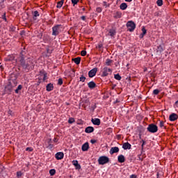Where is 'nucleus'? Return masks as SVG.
Wrapping results in <instances>:
<instances>
[{
  "mask_svg": "<svg viewBox=\"0 0 178 178\" xmlns=\"http://www.w3.org/2000/svg\"><path fill=\"white\" fill-rule=\"evenodd\" d=\"M25 59L26 53L24 51H22L20 56L18 58V62L20 67H22L24 72H30V70H33L35 64L30 60H26Z\"/></svg>",
  "mask_w": 178,
  "mask_h": 178,
  "instance_id": "1",
  "label": "nucleus"
},
{
  "mask_svg": "<svg viewBox=\"0 0 178 178\" xmlns=\"http://www.w3.org/2000/svg\"><path fill=\"white\" fill-rule=\"evenodd\" d=\"M7 84L15 88L17 86V75L16 74H11Z\"/></svg>",
  "mask_w": 178,
  "mask_h": 178,
  "instance_id": "2",
  "label": "nucleus"
},
{
  "mask_svg": "<svg viewBox=\"0 0 178 178\" xmlns=\"http://www.w3.org/2000/svg\"><path fill=\"white\" fill-rule=\"evenodd\" d=\"M62 27V25L57 24L52 27V35H59V33L62 32V30L60 29Z\"/></svg>",
  "mask_w": 178,
  "mask_h": 178,
  "instance_id": "3",
  "label": "nucleus"
},
{
  "mask_svg": "<svg viewBox=\"0 0 178 178\" xmlns=\"http://www.w3.org/2000/svg\"><path fill=\"white\" fill-rule=\"evenodd\" d=\"M97 161L99 165H106V163H109V159L106 156H101Z\"/></svg>",
  "mask_w": 178,
  "mask_h": 178,
  "instance_id": "4",
  "label": "nucleus"
},
{
  "mask_svg": "<svg viewBox=\"0 0 178 178\" xmlns=\"http://www.w3.org/2000/svg\"><path fill=\"white\" fill-rule=\"evenodd\" d=\"M147 131L149 133H156L158 131V126L154 124H149L147 128Z\"/></svg>",
  "mask_w": 178,
  "mask_h": 178,
  "instance_id": "5",
  "label": "nucleus"
},
{
  "mask_svg": "<svg viewBox=\"0 0 178 178\" xmlns=\"http://www.w3.org/2000/svg\"><path fill=\"white\" fill-rule=\"evenodd\" d=\"M109 74H112V69L104 67L102 70V77H106L109 76Z\"/></svg>",
  "mask_w": 178,
  "mask_h": 178,
  "instance_id": "6",
  "label": "nucleus"
},
{
  "mask_svg": "<svg viewBox=\"0 0 178 178\" xmlns=\"http://www.w3.org/2000/svg\"><path fill=\"white\" fill-rule=\"evenodd\" d=\"M127 27L128 29V31H130L131 33L134 31V30H136V24L133 21H129L127 23Z\"/></svg>",
  "mask_w": 178,
  "mask_h": 178,
  "instance_id": "7",
  "label": "nucleus"
},
{
  "mask_svg": "<svg viewBox=\"0 0 178 178\" xmlns=\"http://www.w3.org/2000/svg\"><path fill=\"white\" fill-rule=\"evenodd\" d=\"M45 145L46 148H48V149H52L54 148V145H52V139L48 138L45 141Z\"/></svg>",
  "mask_w": 178,
  "mask_h": 178,
  "instance_id": "8",
  "label": "nucleus"
},
{
  "mask_svg": "<svg viewBox=\"0 0 178 178\" xmlns=\"http://www.w3.org/2000/svg\"><path fill=\"white\" fill-rule=\"evenodd\" d=\"M98 72V68L97 67H95L92 70H90L89 72H88V76L90 79H92V77H94L96 74H97V72Z\"/></svg>",
  "mask_w": 178,
  "mask_h": 178,
  "instance_id": "9",
  "label": "nucleus"
},
{
  "mask_svg": "<svg viewBox=\"0 0 178 178\" xmlns=\"http://www.w3.org/2000/svg\"><path fill=\"white\" fill-rule=\"evenodd\" d=\"M4 91L6 94L10 95L12 94V91H13V88H12L11 86H10V85H8V83H7L5 86Z\"/></svg>",
  "mask_w": 178,
  "mask_h": 178,
  "instance_id": "10",
  "label": "nucleus"
},
{
  "mask_svg": "<svg viewBox=\"0 0 178 178\" xmlns=\"http://www.w3.org/2000/svg\"><path fill=\"white\" fill-rule=\"evenodd\" d=\"M65 156V154L62 152H58L55 154V158L57 159V161H60V159H63V157Z\"/></svg>",
  "mask_w": 178,
  "mask_h": 178,
  "instance_id": "11",
  "label": "nucleus"
},
{
  "mask_svg": "<svg viewBox=\"0 0 178 178\" xmlns=\"http://www.w3.org/2000/svg\"><path fill=\"white\" fill-rule=\"evenodd\" d=\"M91 122L95 126H99L101 124V120L99 118H92Z\"/></svg>",
  "mask_w": 178,
  "mask_h": 178,
  "instance_id": "12",
  "label": "nucleus"
},
{
  "mask_svg": "<svg viewBox=\"0 0 178 178\" xmlns=\"http://www.w3.org/2000/svg\"><path fill=\"white\" fill-rule=\"evenodd\" d=\"M177 119H178V115L175 113H172L169 116V120H170V122H175V120H177Z\"/></svg>",
  "mask_w": 178,
  "mask_h": 178,
  "instance_id": "13",
  "label": "nucleus"
},
{
  "mask_svg": "<svg viewBox=\"0 0 178 178\" xmlns=\"http://www.w3.org/2000/svg\"><path fill=\"white\" fill-rule=\"evenodd\" d=\"M109 152L111 155H113V154H118V152H119V148L118 147H111Z\"/></svg>",
  "mask_w": 178,
  "mask_h": 178,
  "instance_id": "14",
  "label": "nucleus"
},
{
  "mask_svg": "<svg viewBox=\"0 0 178 178\" xmlns=\"http://www.w3.org/2000/svg\"><path fill=\"white\" fill-rule=\"evenodd\" d=\"M118 161L120 163H123L126 161V158L123 156V154H120L118 156Z\"/></svg>",
  "mask_w": 178,
  "mask_h": 178,
  "instance_id": "15",
  "label": "nucleus"
},
{
  "mask_svg": "<svg viewBox=\"0 0 178 178\" xmlns=\"http://www.w3.org/2000/svg\"><path fill=\"white\" fill-rule=\"evenodd\" d=\"M88 87L90 88V90H92L97 87V83L92 81L88 83Z\"/></svg>",
  "mask_w": 178,
  "mask_h": 178,
  "instance_id": "16",
  "label": "nucleus"
},
{
  "mask_svg": "<svg viewBox=\"0 0 178 178\" xmlns=\"http://www.w3.org/2000/svg\"><path fill=\"white\" fill-rule=\"evenodd\" d=\"M122 16V12L120 11H116L114 14H113V17L114 19H120Z\"/></svg>",
  "mask_w": 178,
  "mask_h": 178,
  "instance_id": "17",
  "label": "nucleus"
},
{
  "mask_svg": "<svg viewBox=\"0 0 178 178\" xmlns=\"http://www.w3.org/2000/svg\"><path fill=\"white\" fill-rule=\"evenodd\" d=\"M123 149H131V145L129 143V142L124 143L122 145Z\"/></svg>",
  "mask_w": 178,
  "mask_h": 178,
  "instance_id": "18",
  "label": "nucleus"
},
{
  "mask_svg": "<svg viewBox=\"0 0 178 178\" xmlns=\"http://www.w3.org/2000/svg\"><path fill=\"white\" fill-rule=\"evenodd\" d=\"M6 62H12V60H15V56L13 54L8 55L6 58H5Z\"/></svg>",
  "mask_w": 178,
  "mask_h": 178,
  "instance_id": "19",
  "label": "nucleus"
},
{
  "mask_svg": "<svg viewBox=\"0 0 178 178\" xmlns=\"http://www.w3.org/2000/svg\"><path fill=\"white\" fill-rule=\"evenodd\" d=\"M163 51H165V45L163 44H161L157 47V52L161 54V52H163Z\"/></svg>",
  "mask_w": 178,
  "mask_h": 178,
  "instance_id": "20",
  "label": "nucleus"
},
{
  "mask_svg": "<svg viewBox=\"0 0 178 178\" xmlns=\"http://www.w3.org/2000/svg\"><path fill=\"white\" fill-rule=\"evenodd\" d=\"M88 148H90V145H88V143H85L82 147H81V149L82 151L83 152H86V151H88Z\"/></svg>",
  "mask_w": 178,
  "mask_h": 178,
  "instance_id": "21",
  "label": "nucleus"
},
{
  "mask_svg": "<svg viewBox=\"0 0 178 178\" xmlns=\"http://www.w3.org/2000/svg\"><path fill=\"white\" fill-rule=\"evenodd\" d=\"M72 163L74 166H75L76 169H81V165L79 164V161L77 160L72 161Z\"/></svg>",
  "mask_w": 178,
  "mask_h": 178,
  "instance_id": "22",
  "label": "nucleus"
},
{
  "mask_svg": "<svg viewBox=\"0 0 178 178\" xmlns=\"http://www.w3.org/2000/svg\"><path fill=\"white\" fill-rule=\"evenodd\" d=\"M54 90V84L53 83H48L46 86V90L49 92V91H52Z\"/></svg>",
  "mask_w": 178,
  "mask_h": 178,
  "instance_id": "23",
  "label": "nucleus"
},
{
  "mask_svg": "<svg viewBox=\"0 0 178 178\" xmlns=\"http://www.w3.org/2000/svg\"><path fill=\"white\" fill-rule=\"evenodd\" d=\"M40 73L41 76H43V81H45V80H48L47 74L45 71H40Z\"/></svg>",
  "mask_w": 178,
  "mask_h": 178,
  "instance_id": "24",
  "label": "nucleus"
},
{
  "mask_svg": "<svg viewBox=\"0 0 178 178\" xmlns=\"http://www.w3.org/2000/svg\"><path fill=\"white\" fill-rule=\"evenodd\" d=\"M93 131H94V127H87L85 129V133L90 134V133H92Z\"/></svg>",
  "mask_w": 178,
  "mask_h": 178,
  "instance_id": "25",
  "label": "nucleus"
},
{
  "mask_svg": "<svg viewBox=\"0 0 178 178\" xmlns=\"http://www.w3.org/2000/svg\"><path fill=\"white\" fill-rule=\"evenodd\" d=\"M72 62H74L76 65H80V62H81V58L76 57L75 58H72Z\"/></svg>",
  "mask_w": 178,
  "mask_h": 178,
  "instance_id": "26",
  "label": "nucleus"
},
{
  "mask_svg": "<svg viewBox=\"0 0 178 178\" xmlns=\"http://www.w3.org/2000/svg\"><path fill=\"white\" fill-rule=\"evenodd\" d=\"M120 9H121V10H126V9H127V3H121L120 6Z\"/></svg>",
  "mask_w": 178,
  "mask_h": 178,
  "instance_id": "27",
  "label": "nucleus"
},
{
  "mask_svg": "<svg viewBox=\"0 0 178 178\" xmlns=\"http://www.w3.org/2000/svg\"><path fill=\"white\" fill-rule=\"evenodd\" d=\"M22 88H23V86L19 85L17 88L15 90V94H20V91H22Z\"/></svg>",
  "mask_w": 178,
  "mask_h": 178,
  "instance_id": "28",
  "label": "nucleus"
},
{
  "mask_svg": "<svg viewBox=\"0 0 178 178\" xmlns=\"http://www.w3.org/2000/svg\"><path fill=\"white\" fill-rule=\"evenodd\" d=\"M113 63V60H111L109 58H107L106 60V66H111Z\"/></svg>",
  "mask_w": 178,
  "mask_h": 178,
  "instance_id": "29",
  "label": "nucleus"
},
{
  "mask_svg": "<svg viewBox=\"0 0 178 178\" xmlns=\"http://www.w3.org/2000/svg\"><path fill=\"white\" fill-rule=\"evenodd\" d=\"M63 2H65V0H61L60 1H58L57 3L56 8L60 9V8H62V6H63Z\"/></svg>",
  "mask_w": 178,
  "mask_h": 178,
  "instance_id": "30",
  "label": "nucleus"
},
{
  "mask_svg": "<svg viewBox=\"0 0 178 178\" xmlns=\"http://www.w3.org/2000/svg\"><path fill=\"white\" fill-rule=\"evenodd\" d=\"M115 35H116V31L115 30L111 29L109 31V35H111V37H113Z\"/></svg>",
  "mask_w": 178,
  "mask_h": 178,
  "instance_id": "31",
  "label": "nucleus"
},
{
  "mask_svg": "<svg viewBox=\"0 0 178 178\" xmlns=\"http://www.w3.org/2000/svg\"><path fill=\"white\" fill-rule=\"evenodd\" d=\"M40 16V13L38 10L33 12V20H35V17H38Z\"/></svg>",
  "mask_w": 178,
  "mask_h": 178,
  "instance_id": "32",
  "label": "nucleus"
},
{
  "mask_svg": "<svg viewBox=\"0 0 178 178\" xmlns=\"http://www.w3.org/2000/svg\"><path fill=\"white\" fill-rule=\"evenodd\" d=\"M114 79H115V80H118L119 81H120V80H122V76L119 74H114Z\"/></svg>",
  "mask_w": 178,
  "mask_h": 178,
  "instance_id": "33",
  "label": "nucleus"
},
{
  "mask_svg": "<svg viewBox=\"0 0 178 178\" xmlns=\"http://www.w3.org/2000/svg\"><path fill=\"white\" fill-rule=\"evenodd\" d=\"M55 173H56V170H55V169H51L49 170L50 176H55Z\"/></svg>",
  "mask_w": 178,
  "mask_h": 178,
  "instance_id": "34",
  "label": "nucleus"
},
{
  "mask_svg": "<svg viewBox=\"0 0 178 178\" xmlns=\"http://www.w3.org/2000/svg\"><path fill=\"white\" fill-rule=\"evenodd\" d=\"M156 4L159 6H162V5H163V0H157L156 1Z\"/></svg>",
  "mask_w": 178,
  "mask_h": 178,
  "instance_id": "35",
  "label": "nucleus"
},
{
  "mask_svg": "<svg viewBox=\"0 0 178 178\" xmlns=\"http://www.w3.org/2000/svg\"><path fill=\"white\" fill-rule=\"evenodd\" d=\"M75 120H74V118H70L69 120H68V123L70 124H72V123H74Z\"/></svg>",
  "mask_w": 178,
  "mask_h": 178,
  "instance_id": "36",
  "label": "nucleus"
},
{
  "mask_svg": "<svg viewBox=\"0 0 178 178\" xmlns=\"http://www.w3.org/2000/svg\"><path fill=\"white\" fill-rule=\"evenodd\" d=\"M79 81L84 83V81H86V76H84V75H81L79 78Z\"/></svg>",
  "mask_w": 178,
  "mask_h": 178,
  "instance_id": "37",
  "label": "nucleus"
},
{
  "mask_svg": "<svg viewBox=\"0 0 178 178\" xmlns=\"http://www.w3.org/2000/svg\"><path fill=\"white\" fill-rule=\"evenodd\" d=\"M80 0H71L72 3L73 4V6H74L75 5H77V3H79V1Z\"/></svg>",
  "mask_w": 178,
  "mask_h": 178,
  "instance_id": "38",
  "label": "nucleus"
},
{
  "mask_svg": "<svg viewBox=\"0 0 178 178\" xmlns=\"http://www.w3.org/2000/svg\"><path fill=\"white\" fill-rule=\"evenodd\" d=\"M159 92H161V91H159L158 89H155L153 90L154 95H158V94H159Z\"/></svg>",
  "mask_w": 178,
  "mask_h": 178,
  "instance_id": "39",
  "label": "nucleus"
},
{
  "mask_svg": "<svg viewBox=\"0 0 178 178\" xmlns=\"http://www.w3.org/2000/svg\"><path fill=\"white\" fill-rule=\"evenodd\" d=\"M22 176H23V173L22 172V171L17 172V177L19 178L22 177Z\"/></svg>",
  "mask_w": 178,
  "mask_h": 178,
  "instance_id": "40",
  "label": "nucleus"
},
{
  "mask_svg": "<svg viewBox=\"0 0 178 178\" xmlns=\"http://www.w3.org/2000/svg\"><path fill=\"white\" fill-rule=\"evenodd\" d=\"M58 86H62V84H63V79H62V78H60L58 79Z\"/></svg>",
  "mask_w": 178,
  "mask_h": 178,
  "instance_id": "41",
  "label": "nucleus"
},
{
  "mask_svg": "<svg viewBox=\"0 0 178 178\" xmlns=\"http://www.w3.org/2000/svg\"><path fill=\"white\" fill-rule=\"evenodd\" d=\"M81 56H86V55H87V51L86 50H82L81 51Z\"/></svg>",
  "mask_w": 178,
  "mask_h": 178,
  "instance_id": "42",
  "label": "nucleus"
},
{
  "mask_svg": "<svg viewBox=\"0 0 178 178\" xmlns=\"http://www.w3.org/2000/svg\"><path fill=\"white\" fill-rule=\"evenodd\" d=\"M142 31H143V35H145L147 34V29H145V27L143 26Z\"/></svg>",
  "mask_w": 178,
  "mask_h": 178,
  "instance_id": "43",
  "label": "nucleus"
},
{
  "mask_svg": "<svg viewBox=\"0 0 178 178\" xmlns=\"http://www.w3.org/2000/svg\"><path fill=\"white\" fill-rule=\"evenodd\" d=\"M96 11L97 12V13H101V12H102V8L101 7H97L96 8Z\"/></svg>",
  "mask_w": 178,
  "mask_h": 178,
  "instance_id": "44",
  "label": "nucleus"
},
{
  "mask_svg": "<svg viewBox=\"0 0 178 178\" xmlns=\"http://www.w3.org/2000/svg\"><path fill=\"white\" fill-rule=\"evenodd\" d=\"M2 19H3V20H5L6 22H7V19H6V13H3V15H2Z\"/></svg>",
  "mask_w": 178,
  "mask_h": 178,
  "instance_id": "45",
  "label": "nucleus"
},
{
  "mask_svg": "<svg viewBox=\"0 0 178 178\" xmlns=\"http://www.w3.org/2000/svg\"><path fill=\"white\" fill-rule=\"evenodd\" d=\"M164 124H165V122L163 121H160L159 127L161 128L163 127V126H165Z\"/></svg>",
  "mask_w": 178,
  "mask_h": 178,
  "instance_id": "46",
  "label": "nucleus"
},
{
  "mask_svg": "<svg viewBox=\"0 0 178 178\" xmlns=\"http://www.w3.org/2000/svg\"><path fill=\"white\" fill-rule=\"evenodd\" d=\"M26 151H28L29 152H32L33 149H32V147H26Z\"/></svg>",
  "mask_w": 178,
  "mask_h": 178,
  "instance_id": "47",
  "label": "nucleus"
},
{
  "mask_svg": "<svg viewBox=\"0 0 178 178\" xmlns=\"http://www.w3.org/2000/svg\"><path fill=\"white\" fill-rule=\"evenodd\" d=\"M103 47H104V45L102 44V43H99L98 44V49H102Z\"/></svg>",
  "mask_w": 178,
  "mask_h": 178,
  "instance_id": "48",
  "label": "nucleus"
},
{
  "mask_svg": "<svg viewBox=\"0 0 178 178\" xmlns=\"http://www.w3.org/2000/svg\"><path fill=\"white\" fill-rule=\"evenodd\" d=\"M129 178H137V175L133 174V175H130Z\"/></svg>",
  "mask_w": 178,
  "mask_h": 178,
  "instance_id": "49",
  "label": "nucleus"
},
{
  "mask_svg": "<svg viewBox=\"0 0 178 178\" xmlns=\"http://www.w3.org/2000/svg\"><path fill=\"white\" fill-rule=\"evenodd\" d=\"M90 143H91V144H95V143H97V140H94V139H92V140H90Z\"/></svg>",
  "mask_w": 178,
  "mask_h": 178,
  "instance_id": "50",
  "label": "nucleus"
},
{
  "mask_svg": "<svg viewBox=\"0 0 178 178\" xmlns=\"http://www.w3.org/2000/svg\"><path fill=\"white\" fill-rule=\"evenodd\" d=\"M144 145H145V141L143 140V144L141 145L142 149H144Z\"/></svg>",
  "mask_w": 178,
  "mask_h": 178,
  "instance_id": "51",
  "label": "nucleus"
},
{
  "mask_svg": "<svg viewBox=\"0 0 178 178\" xmlns=\"http://www.w3.org/2000/svg\"><path fill=\"white\" fill-rule=\"evenodd\" d=\"M38 38L42 39V33H40L38 35Z\"/></svg>",
  "mask_w": 178,
  "mask_h": 178,
  "instance_id": "52",
  "label": "nucleus"
},
{
  "mask_svg": "<svg viewBox=\"0 0 178 178\" xmlns=\"http://www.w3.org/2000/svg\"><path fill=\"white\" fill-rule=\"evenodd\" d=\"M81 20H83V22H86V16H82L81 17Z\"/></svg>",
  "mask_w": 178,
  "mask_h": 178,
  "instance_id": "53",
  "label": "nucleus"
},
{
  "mask_svg": "<svg viewBox=\"0 0 178 178\" xmlns=\"http://www.w3.org/2000/svg\"><path fill=\"white\" fill-rule=\"evenodd\" d=\"M47 54H52V50L47 49Z\"/></svg>",
  "mask_w": 178,
  "mask_h": 178,
  "instance_id": "54",
  "label": "nucleus"
},
{
  "mask_svg": "<svg viewBox=\"0 0 178 178\" xmlns=\"http://www.w3.org/2000/svg\"><path fill=\"white\" fill-rule=\"evenodd\" d=\"M10 31H15V30H16V28L13 27V28H10Z\"/></svg>",
  "mask_w": 178,
  "mask_h": 178,
  "instance_id": "55",
  "label": "nucleus"
},
{
  "mask_svg": "<svg viewBox=\"0 0 178 178\" xmlns=\"http://www.w3.org/2000/svg\"><path fill=\"white\" fill-rule=\"evenodd\" d=\"M0 6H1V8H3V1L0 2Z\"/></svg>",
  "mask_w": 178,
  "mask_h": 178,
  "instance_id": "56",
  "label": "nucleus"
},
{
  "mask_svg": "<svg viewBox=\"0 0 178 178\" xmlns=\"http://www.w3.org/2000/svg\"><path fill=\"white\" fill-rule=\"evenodd\" d=\"M53 141H54V143H58V139H57L56 138H54V140H53Z\"/></svg>",
  "mask_w": 178,
  "mask_h": 178,
  "instance_id": "57",
  "label": "nucleus"
},
{
  "mask_svg": "<svg viewBox=\"0 0 178 178\" xmlns=\"http://www.w3.org/2000/svg\"><path fill=\"white\" fill-rule=\"evenodd\" d=\"M103 3H104V6H107V5H108V3H106V1H104Z\"/></svg>",
  "mask_w": 178,
  "mask_h": 178,
  "instance_id": "58",
  "label": "nucleus"
},
{
  "mask_svg": "<svg viewBox=\"0 0 178 178\" xmlns=\"http://www.w3.org/2000/svg\"><path fill=\"white\" fill-rule=\"evenodd\" d=\"M145 35H144V33H141L140 34V38H143V37H144Z\"/></svg>",
  "mask_w": 178,
  "mask_h": 178,
  "instance_id": "59",
  "label": "nucleus"
},
{
  "mask_svg": "<svg viewBox=\"0 0 178 178\" xmlns=\"http://www.w3.org/2000/svg\"><path fill=\"white\" fill-rule=\"evenodd\" d=\"M156 176H157L156 178H159V172H157Z\"/></svg>",
  "mask_w": 178,
  "mask_h": 178,
  "instance_id": "60",
  "label": "nucleus"
},
{
  "mask_svg": "<svg viewBox=\"0 0 178 178\" xmlns=\"http://www.w3.org/2000/svg\"><path fill=\"white\" fill-rule=\"evenodd\" d=\"M133 0H125L126 2H131Z\"/></svg>",
  "mask_w": 178,
  "mask_h": 178,
  "instance_id": "61",
  "label": "nucleus"
},
{
  "mask_svg": "<svg viewBox=\"0 0 178 178\" xmlns=\"http://www.w3.org/2000/svg\"><path fill=\"white\" fill-rule=\"evenodd\" d=\"M138 160H139V161H143V159H141V157L139 156V157H138Z\"/></svg>",
  "mask_w": 178,
  "mask_h": 178,
  "instance_id": "62",
  "label": "nucleus"
},
{
  "mask_svg": "<svg viewBox=\"0 0 178 178\" xmlns=\"http://www.w3.org/2000/svg\"><path fill=\"white\" fill-rule=\"evenodd\" d=\"M82 10L84 12V10H86V8H82Z\"/></svg>",
  "mask_w": 178,
  "mask_h": 178,
  "instance_id": "63",
  "label": "nucleus"
},
{
  "mask_svg": "<svg viewBox=\"0 0 178 178\" xmlns=\"http://www.w3.org/2000/svg\"><path fill=\"white\" fill-rule=\"evenodd\" d=\"M87 102H88V100H86L85 103L87 104Z\"/></svg>",
  "mask_w": 178,
  "mask_h": 178,
  "instance_id": "64",
  "label": "nucleus"
}]
</instances>
